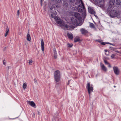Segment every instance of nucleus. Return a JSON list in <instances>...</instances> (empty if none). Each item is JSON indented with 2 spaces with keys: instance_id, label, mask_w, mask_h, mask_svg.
Here are the masks:
<instances>
[{
  "instance_id": "obj_1",
  "label": "nucleus",
  "mask_w": 121,
  "mask_h": 121,
  "mask_svg": "<svg viewBox=\"0 0 121 121\" xmlns=\"http://www.w3.org/2000/svg\"><path fill=\"white\" fill-rule=\"evenodd\" d=\"M75 18L73 19L72 22L73 24L74 25L80 26L82 24L81 22V17L80 14L78 13H75L74 14Z\"/></svg>"
},
{
  "instance_id": "obj_2",
  "label": "nucleus",
  "mask_w": 121,
  "mask_h": 121,
  "mask_svg": "<svg viewBox=\"0 0 121 121\" xmlns=\"http://www.w3.org/2000/svg\"><path fill=\"white\" fill-rule=\"evenodd\" d=\"M54 19L55 20L57 23L61 27L67 30H69L70 29L69 26L65 24V22L60 19L59 17H55L54 18Z\"/></svg>"
},
{
  "instance_id": "obj_3",
  "label": "nucleus",
  "mask_w": 121,
  "mask_h": 121,
  "mask_svg": "<svg viewBox=\"0 0 121 121\" xmlns=\"http://www.w3.org/2000/svg\"><path fill=\"white\" fill-rule=\"evenodd\" d=\"M78 10L79 12H83L82 13V17H83L84 19L85 18L86 16V11L84 4H80L78 6Z\"/></svg>"
},
{
  "instance_id": "obj_4",
  "label": "nucleus",
  "mask_w": 121,
  "mask_h": 121,
  "mask_svg": "<svg viewBox=\"0 0 121 121\" xmlns=\"http://www.w3.org/2000/svg\"><path fill=\"white\" fill-rule=\"evenodd\" d=\"M54 78L56 82H58L60 80V73L58 70L56 71L54 73Z\"/></svg>"
},
{
  "instance_id": "obj_5",
  "label": "nucleus",
  "mask_w": 121,
  "mask_h": 121,
  "mask_svg": "<svg viewBox=\"0 0 121 121\" xmlns=\"http://www.w3.org/2000/svg\"><path fill=\"white\" fill-rule=\"evenodd\" d=\"M120 14V12L115 10H111L110 12V15L112 17H118Z\"/></svg>"
},
{
  "instance_id": "obj_6",
  "label": "nucleus",
  "mask_w": 121,
  "mask_h": 121,
  "mask_svg": "<svg viewBox=\"0 0 121 121\" xmlns=\"http://www.w3.org/2000/svg\"><path fill=\"white\" fill-rule=\"evenodd\" d=\"M86 87L87 89L88 92L90 96L91 93L93 91V88L92 85H91L90 83H88L87 84Z\"/></svg>"
},
{
  "instance_id": "obj_7",
  "label": "nucleus",
  "mask_w": 121,
  "mask_h": 121,
  "mask_svg": "<svg viewBox=\"0 0 121 121\" xmlns=\"http://www.w3.org/2000/svg\"><path fill=\"white\" fill-rule=\"evenodd\" d=\"M113 70L115 73L117 75L119 74V70L117 67L114 66L113 67Z\"/></svg>"
},
{
  "instance_id": "obj_8",
  "label": "nucleus",
  "mask_w": 121,
  "mask_h": 121,
  "mask_svg": "<svg viewBox=\"0 0 121 121\" xmlns=\"http://www.w3.org/2000/svg\"><path fill=\"white\" fill-rule=\"evenodd\" d=\"M88 10L89 13L92 14H95V12L93 10V8L90 7H88Z\"/></svg>"
},
{
  "instance_id": "obj_9",
  "label": "nucleus",
  "mask_w": 121,
  "mask_h": 121,
  "mask_svg": "<svg viewBox=\"0 0 121 121\" xmlns=\"http://www.w3.org/2000/svg\"><path fill=\"white\" fill-rule=\"evenodd\" d=\"M96 41L98 42H99L102 45H105V44L106 43L107 44H110L111 45H113V44L112 43L108 42L105 43L102 42V40L99 39L98 40H97Z\"/></svg>"
},
{
  "instance_id": "obj_10",
  "label": "nucleus",
  "mask_w": 121,
  "mask_h": 121,
  "mask_svg": "<svg viewBox=\"0 0 121 121\" xmlns=\"http://www.w3.org/2000/svg\"><path fill=\"white\" fill-rule=\"evenodd\" d=\"M115 2V0H111L109 1V8H111L113 6Z\"/></svg>"
},
{
  "instance_id": "obj_11",
  "label": "nucleus",
  "mask_w": 121,
  "mask_h": 121,
  "mask_svg": "<svg viewBox=\"0 0 121 121\" xmlns=\"http://www.w3.org/2000/svg\"><path fill=\"white\" fill-rule=\"evenodd\" d=\"M41 45L42 50V51L43 52L44 46V43L43 39H41Z\"/></svg>"
},
{
  "instance_id": "obj_12",
  "label": "nucleus",
  "mask_w": 121,
  "mask_h": 121,
  "mask_svg": "<svg viewBox=\"0 0 121 121\" xmlns=\"http://www.w3.org/2000/svg\"><path fill=\"white\" fill-rule=\"evenodd\" d=\"M30 106L34 108H35L36 107V106L35 105L34 102L33 101H29L28 102Z\"/></svg>"
},
{
  "instance_id": "obj_13",
  "label": "nucleus",
  "mask_w": 121,
  "mask_h": 121,
  "mask_svg": "<svg viewBox=\"0 0 121 121\" xmlns=\"http://www.w3.org/2000/svg\"><path fill=\"white\" fill-rule=\"evenodd\" d=\"M100 67L104 71H106L107 70V68L103 64H100Z\"/></svg>"
},
{
  "instance_id": "obj_14",
  "label": "nucleus",
  "mask_w": 121,
  "mask_h": 121,
  "mask_svg": "<svg viewBox=\"0 0 121 121\" xmlns=\"http://www.w3.org/2000/svg\"><path fill=\"white\" fill-rule=\"evenodd\" d=\"M80 31L82 34H84L87 32V30H85L83 29H82L80 30Z\"/></svg>"
},
{
  "instance_id": "obj_15",
  "label": "nucleus",
  "mask_w": 121,
  "mask_h": 121,
  "mask_svg": "<svg viewBox=\"0 0 121 121\" xmlns=\"http://www.w3.org/2000/svg\"><path fill=\"white\" fill-rule=\"evenodd\" d=\"M67 34L69 38L71 39H73V36L72 33H68Z\"/></svg>"
},
{
  "instance_id": "obj_16",
  "label": "nucleus",
  "mask_w": 121,
  "mask_h": 121,
  "mask_svg": "<svg viewBox=\"0 0 121 121\" xmlns=\"http://www.w3.org/2000/svg\"><path fill=\"white\" fill-rule=\"evenodd\" d=\"M27 40L30 41L31 40V37L30 34L28 33L27 36Z\"/></svg>"
},
{
  "instance_id": "obj_17",
  "label": "nucleus",
  "mask_w": 121,
  "mask_h": 121,
  "mask_svg": "<svg viewBox=\"0 0 121 121\" xmlns=\"http://www.w3.org/2000/svg\"><path fill=\"white\" fill-rule=\"evenodd\" d=\"M56 14V12H54L53 13H52L51 14V17L52 18H54L56 17L55 16Z\"/></svg>"
},
{
  "instance_id": "obj_18",
  "label": "nucleus",
  "mask_w": 121,
  "mask_h": 121,
  "mask_svg": "<svg viewBox=\"0 0 121 121\" xmlns=\"http://www.w3.org/2000/svg\"><path fill=\"white\" fill-rule=\"evenodd\" d=\"M9 30L8 27L6 28V31L5 34V37H6L7 35L9 32Z\"/></svg>"
},
{
  "instance_id": "obj_19",
  "label": "nucleus",
  "mask_w": 121,
  "mask_h": 121,
  "mask_svg": "<svg viewBox=\"0 0 121 121\" xmlns=\"http://www.w3.org/2000/svg\"><path fill=\"white\" fill-rule=\"evenodd\" d=\"M90 26L91 28H95L94 25L93 23H90Z\"/></svg>"
},
{
  "instance_id": "obj_20",
  "label": "nucleus",
  "mask_w": 121,
  "mask_h": 121,
  "mask_svg": "<svg viewBox=\"0 0 121 121\" xmlns=\"http://www.w3.org/2000/svg\"><path fill=\"white\" fill-rule=\"evenodd\" d=\"M77 3L78 4H79L80 3H81V4H83V3L82 2V0H76Z\"/></svg>"
},
{
  "instance_id": "obj_21",
  "label": "nucleus",
  "mask_w": 121,
  "mask_h": 121,
  "mask_svg": "<svg viewBox=\"0 0 121 121\" xmlns=\"http://www.w3.org/2000/svg\"><path fill=\"white\" fill-rule=\"evenodd\" d=\"M116 4L117 5L121 4V0H117L116 1Z\"/></svg>"
},
{
  "instance_id": "obj_22",
  "label": "nucleus",
  "mask_w": 121,
  "mask_h": 121,
  "mask_svg": "<svg viewBox=\"0 0 121 121\" xmlns=\"http://www.w3.org/2000/svg\"><path fill=\"white\" fill-rule=\"evenodd\" d=\"M80 39L79 37L75 38L74 39V41L75 42H77L79 41Z\"/></svg>"
},
{
  "instance_id": "obj_23",
  "label": "nucleus",
  "mask_w": 121,
  "mask_h": 121,
  "mask_svg": "<svg viewBox=\"0 0 121 121\" xmlns=\"http://www.w3.org/2000/svg\"><path fill=\"white\" fill-rule=\"evenodd\" d=\"M23 87L24 89H25L27 87V84L25 82L24 83L23 85Z\"/></svg>"
},
{
  "instance_id": "obj_24",
  "label": "nucleus",
  "mask_w": 121,
  "mask_h": 121,
  "mask_svg": "<svg viewBox=\"0 0 121 121\" xmlns=\"http://www.w3.org/2000/svg\"><path fill=\"white\" fill-rule=\"evenodd\" d=\"M33 61L31 59H30L29 62V64L30 65H32V62Z\"/></svg>"
},
{
  "instance_id": "obj_25",
  "label": "nucleus",
  "mask_w": 121,
  "mask_h": 121,
  "mask_svg": "<svg viewBox=\"0 0 121 121\" xmlns=\"http://www.w3.org/2000/svg\"><path fill=\"white\" fill-rule=\"evenodd\" d=\"M116 55L115 54H113L112 55L111 57L112 59H113L114 58V57Z\"/></svg>"
},
{
  "instance_id": "obj_26",
  "label": "nucleus",
  "mask_w": 121,
  "mask_h": 121,
  "mask_svg": "<svg viewBox=\"0 0 121 121\" xmlns=\"http://www.w3.org/2000/svg\"><path fill=\"white\" fill-rule=\"evenodd\" d=\"M73 44H68V47H71L73 46Z\"/></svg>"
},
{
  "instance_id": "obj_27",
  "label": "nucleus",
  "mask_w": 121,
  "mask_h": 121,
  "mask_svg": "<svg viewBox=\"0 0 121 121\" xmlns=\"http://www.w3.org/2000/svg\"><path fill=\"white\" fill-rule=\"evenodd\" d=\"M53 51L54 54H56V49L55 48L54 49Z\"/></svg>"
},
{
  "instance_id": "obj_28",
  "label": "nucleus",
  "mask_w": 121,
  "mask_h": 121,
  "mask_svg": "<svg viewBox=\"0 0 121 121\" xmlns=\"http://www.w3.org/2000/svg\"><path fill=\"white\" fill-rule=\"evenodd\" d=\"M56 2L57 3H59L61 1V0H55Z\"/></svg>"
},
{
  "instance_id": "obj_29",
  "label": "nucleus",
  "mask_w": 121,
  "mask_h": 121,
  "mask_svg": "<svg viewBox=\"0 0 121 121\" xmlns=\"http://www.w3.org/2000/svg\"><path fill=\"white\" fill-rule=\"evenodd\" d=\"M19 10H18L17 12V14L18 16H19Z\"/></svg>"
},
{
  "instance_id": "obj_30",
  "label": "nucleus",
  "mask_w": 121,
  "mask_h": 121,
  "mask_svg": "<svg viewBox=\"0 0 121 121\" xmlns=\"http://www.w3.org/2000/svg\"><path fill=\"white\" fill-rule=\"evenodd\" d=\"M104 62L105 64L108 65L109 63L106 60H104Z\"/></svg>"
},
{
  "instance_id": "obj_31",
  "label": "nucleus",
  "mask_w": 121,
  "mask_h": 121,
  "mask_svg": "<svg viewBox=\"0 0 121 121\" xmlns=\"http://www.w3.org/2000/svg\"><path fill=\"white\" fill-rule=\"evenodd\" d=\"M54 57L55 58H57V56L56 54H54Z\"/></svg>"
},
{
  "instance_id": "obj_32",
  "label": "nucleus",
  "mask_w": 121,
  "mask_h": 121,
  "mask_svg": "<svg viewBox=\"0 0 121 121\" xmlns=\"http://www.w3.org/2000/svg\"><path fill=\"white\" fill-rule=\"evenodd\" d=\"M108 65V67H111V66L110 65V64L109 63Z\"/></svg>"
},
{
  "instance_id": "obj_33",
  "label": "nucleus",
  "mask_w": 121,
  "mask_h": 121,
  "mask_svg": "<svg viewBox=\"0 0 121 121\" xmlns=\"http://www.w3.org/2000/svg\"><path fill=\"white\" fill-rule=\"evenodd\" d=\"M3 64L4 65H6V63L4 62V60L3 61Z\"/></svg>"
},
{
  "instance_id": "obj_34",
  "label": "nucleus",
  "mask_w": 121,
  "mask_h": 121,
  "mask_svg": "<svg viewBox=\"0 0 121 121\" xmlns=\"http://www.w3.org/2000/svg\"><path fill=\"white\" fill-rule=\"evenodd\" d=\"M104 51L105 52H108L107 50L106 49L104 50Z\"/></svg>"
},
{
  "instance_id": "obj_35",
  "label": "nucleus",
  "mask_w": 121,
  "mask_h": 121,
  "mask_svg": "<svg viewBox=\"0 0 121 121\" xmlns=\"http://www.w3.org/2000/svg\"><path fill=\"white\" fill-rule=\"evenodd\" d=\"M34 81H35V82H37V81H36V80H35V78L34 79Z\"/></svg>"
},
{
  "instance_id": "obj_36",
  "label": "nucleus",
  "mask_w": 121,
  "mask_h": 121,
  "mask_svg": "<svg viewBox=\"0 0 121 121\" xmlns=\"http://www.w3.org/2000/svg\"><path fill=\"white\" fill-rule=\"evenodd\" d=\"M26 43H27V42H25V44L26 45Z\"/></svg>"
},
{
  "instance_id": "obj_37",
  "label": "nucleus",
  "mask_w": 121,
  "mask_h": 121,
  "mask_svg": "<svg viewBox=\"0 0 121 121\" xmlns=\"http://www.w3.org/2000/svg\"><path fill=\"white\" fill-rule=\"evenodd\" d=\"M43 0H41V3L42 2V1H43Z\"/></svg>"
},
{
  "instance_id": "obj_38",
  "label": "nucleus",
  "mask_w": 121,
  "mask_h": 121,
  "mask_svg": "<svg viewBox=\"0 0 121 121\" xmlns=\"http://www.w3.org/2000/svg\"><path fill=\"white\" fill-rule=\"evenodd\" d=\"M38 114L39 115V112H38Z\"/></svg>"
},
{
  "instance_id": "obj_39",
  "label": "nucleus",
  "mask_w": 121,
  "mask_h": 121,
  "mask_svg": "<svg viewBox=\"0 0 121 121\" xmlns=\"http://www.w3.org/2000/svg\"><path fill=\"white\" fill-rule=\"evenodd\" d=\"M116 52H119L118 51H116Z\"/></svg>"
},
{
  "instance_id": "obj_40",
  "label": "nucleus",
  "mask_w": 121,
  "mask_h": 121,
  "mask_svg": "<svg viewBox=\"0 0 121 121\" xmlns=\"http://www.w3.org/2000/svg\"><path fill=\"white\" fill-rule=\"evenodd\" d=\"M114 87H115L116 86H114Z\"/></svg>"
}]
</instances>
